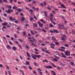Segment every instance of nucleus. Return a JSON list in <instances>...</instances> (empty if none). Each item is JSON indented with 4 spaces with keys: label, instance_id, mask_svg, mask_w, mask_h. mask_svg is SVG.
I'll list each match as a JSON object with an SVG mask.
<instances>
[{
    "label": "nucleus",
    "instance_id": "nucleus-28",
    "mask_svg": "<svg viewBox=\"0 0 75 75\" xmlns=\"http://www.w3.org/2000/svg\"><path fill=\"white\" fill-rule=\"evenodd\" d=\"M50 27H54V25H52L51 24H50Z\"/></svg>",
    "mask_w": 75,
    "mask_h": 75
},
{
    "label": "nucleus",
    "instance_id": "nucleus-54",
    "mask_svg": "<svg viewBox=\"0 0 75 75\" xmlns=\"http://www.w3.org/2000/svg\"><path fill=\"white\" fill-rule=\"evenodd\" d=\"M38 72H39V73H40V74H41V75H42V72L40 71H38Z\"/></svg>",
    "mask_w": 75,
    "mask_h": 75
},
{
    "label": "nucleus",
    "instance_id": "nucleus-5",
    "mask_svg": "<svg viewBox=\"0 0 75 75\" xmlns=\"http://www.w3.org/2000/svg\"><path fill=\"white\" fill-rule=\"evenodd\" d=\"M38 23L39 24V26H40V27H43V24L41 23V22L39 21H38Z\"/></svg>",
    "mask_w": 75,
    "mask_h": 75
},
{
    "label": "nucleus",
    "instance_id": "nucleus-16",
    "mask_svg": "<svg viewBox=\"0 0 75 75\" xmlns=\"http://www.w3.org/2000/svg\"><path fill=\"white\" fill-rule=\"evenodd\" d=\"M61 7H62V8H66V7L64 5H63V4H62L61 5Z\"/></svg>",
    "mask_w": 75,
    "mask_h": 75
},
{
    "label": "nucleus",
    "instance_id": "nucleus-41",
    "mask_svg": "<svg viewBox=\"0 0 75 75\" xmlns=\"http://www.w3.org/2000/svg\"><path fill=\"white\" fill-rule=\"evenodd\" d=\"M52 23H53V24H54V25H55V24H57L55 23V22L53 21H52Z\"/></svg>",
    "mask_w": 75,
    "mask_h": 75
},
{
    "label": "nucleus",
    "instance_id": "nucleus-31",
    "mask_svg": "<svg viewBox=\"0 0 75 75\" xmlns=\"http://www.w3.org/2000/svg\"><path fill=\"white\" fill-rule=\"evenodd\" d=\"M64 46L66 47H69V45L68 44H65Z\"/></svg>",
    "mask_w": 75,
    "mask_h": 75
},
{
    "label": "nucleus",
    "instance_id": "nucleus-32",
    "mask_svg": "<svg viewBox=\"0 0 75 75\" xmlns=\"http://www.w3.org/2000/svg\"><path fill=\"white\" fill-rule=\"evenodd\" d=\"M26 65H30V63H29V62H26Z\"/></svg>",
    "mask_w": 75,
    "mask_h": 75
},
{
    "label": "nucleus",
    "instance_id": "nucleus-8",
    "mask_svg": "<svg viewBox=\"0 0 75 75\" xmlns=\"http://www.w3.org/2000/svg\"><path fill=\"white\" fill-rule=\"evenodd\" d=\"M9 19L11 20V21H15V20H16V18H12V17L11 16H10L9 17Z\"/></svg>",
    "mask_w": 75,
    "mask_h": 75
},
{
    "label": "nucleus",
    "instance_id": "nucleus-33",
    "mask_svg": "<svg viewBox=\"0 0 75 75\" xmlns=\"http://www.w3.org/2000/svg\"><path fill=\"white\" fill-rule=\"evenodd\" d=\"M50 20L51 22H52V21H53V19H52V18H50Z\"/></svg>",
    "mask_w": 75,
    "mask_h": 75
},
{
    "label": "nucleus",
    "instance_id": "nucleus-29",
    "mask_svg": "<svg viewBox=\"0 0 75 75\" xmlns=\"http://www.w3.org/2000/svg\"><path fill=\"white\" fill-rule=\"evenodd\" d=\"M33 18L30 17V21H33Z\"/></svg>",
    "mask_w": 75,
    "mask_h": 75
},
{
    "label": "nucleus",
    "instance_id": "nucleus-30",
    "mask_svg": "<svg viewBox=\"0 0 75 75\" xmlns=\"http://www.w3.org/2000/svg\"><path fill=\"white\" fill-rule=\"evenodd\" d=\"M29 11L31 13V14H33V11L31 9H30Z\"/></svg>",
    "mask_w": 75,
    "mask_h": 75
},
{
    "label": "nucleus",
    "instance_id": "nucleus-61",
    "mask_svg": "<svg viewBox=\"0 0 75 75\" xmlns=\"http://www.w3.org/2000/svg\"><path fill=\"white\" fill-rule=\"evenodd\" d=\"M35 36H36V37H38V36H39V35H38L37 34H36Z\"/></svg>",
    "mask_w": 75,
    "mask_h": 75
},
{
    "label": "nucleus",
    "instance_id": "nucleus-22",
    "mask_svg": "<svg viewBox=\"0 0 75 75\" xmlns=\"http://www.w3.org/2000/svg\"><path fill=\"white\" fill-rule=\"evenodd\" d=\"M62 41H64L65 40V39L64 37H62Z\"/></svg>",
    "mask_w": 75,
    "mask_h": 75
},
{
    "label": "nucleus",
    "instance_id": "nucleus-17",
    "mask_svg": "<svg viewBox=\"0 0 75 75\" xmlns=\"http://www.w3.org/2000/svg\"><path fill=\"white\" fill-rule=\"evenodd\" d=\"M40 21H41V22L43 23H45V21H44L42 19H41L40 20Z\"/></svg>",
    "mask_w": 75,
    "mask_h": 75
},
{
    "label": "nucleus",
    "instance_id": "nucleus-49",
    "mask_svg": "<svg viewBox=\"0 0 75 75\" xmlns=\"http://www.w3.org/2000/svg\"><path fill=\"white\" fill-rule=\"evenodd\" d=\"M6 37H7V38H10V36H9V35H6Z\"/></svg>",
    "mask_w": 75,
    "mask_h": 75
},
{
    "label": "nucleus",
    "instance_id": "nucleus-53",
    "mask_svg": "<svg viewBox=\"0 0 75 75\" xmlns=\"http://www.w3.org/2000/svg\"><path fill=\"white\" fill-rule=\"evenodd\" d=\"M34 17V18H35V20H37V18L36 17V16H33Z\"/></svg>",
    "mask_w": 75,
    "mask_h": 75
},
{
    "label": "nucleus",
    "instance_id": "nucleus-48",
    "mask_svg": "<svg viewBox=\"0 0 75 75\" xmlns=\"http://www.w3.org/2000/svg\"><path fill=\"white\" fill-rule=\"evenodd\" d=\"M54 57H55V58H57V59H59V57H57L56 56H54Z\"/></svg>",
    "mask_w": 75,
    "mask_h": 75
},
{
    "label": "nucleus",
    "instance_id": "nucleus-45",
    "mask_svg": "<svg viewBox=\"0 0 75 75\" xmlns=\"http://www.w3.org/2000/svg\"><path fill=\"white\" fill-rule=\"evenodd\" d=\"M72 32L73 33V34H74V35H75V31H74L73 30H72Z\"/></svg>",
    "mask_w": 75,
    "mask_h": 75
},
{
    "label": "nucleus",
    "instance_id": "nucleus-35",
    "mask_svg": "<svg viewBox=\"0 0 75 75\" xmlns=\"http://www.w3.org/2000/svg\"><path fill=\"white\" fill-rule=\"evenodd\" d=\"M18 45L19 48H21V49H23V48L22 47H21V45H20V44H18Z\"/></svg>",
    "mask_w": 75,
    "mask_h": 75
},
{
    "label": "nucleus",
    "instance_id": "nucleus-3",
    "mask_svg": "<svg viewBox=\"0 0 75 75\" xmlns=\"http://www.w3.org/2000/svg\"><path fill=\"white\" fill-rule=\"evenodd\" d=\"M65 54L67 56H70V53H69V51H67L66 52H65Z\"/></svg>",
    "mask_w": 75,
    "mask_h": 75
},
{
    "label": "nucleus",
    "instance_id": "nucleus-6",
    "mask_svg": "<svg viewBox=\"0 0 75 75\" xmlns=\"http://www.w3.org/2000/svg\"><path fill=\"white\" fill-rule=\"evenodd\" d=\"M45 67L47 69H52V67L50 65L46 66Z\"/></svg>",
    "mask_w": 75,
    "mask_h": 75
},
{
    "label": "nucleus",
    "instance_id": "nucleus-19",
    "mask_svg": "<svg viewBox=\"0 0 75 75\" xmlns=\"http://www.w3.org/2000/svg\"><path fill=\"white\" fill-rule=\"evenodd\" d=\"M30 32L32 35H34V34H35L33 32V30H30Z\"/></svg>",
    "mask_w": 75,
    "mask_h": 75
},
{
    "label": "nucleus",
    "instance_id": "nucleus-13",
    "mask_svg": "<svg viewBox=\"0 0 75 75\" xmlns=\"http://www.w3.org/2000/svg\"><path fill=\"white\" fill-rule=\"evenodd\" d=\"M33 27H38V26H37V23H33Z\"/></svg>",
    "mask_w": 75,
    "mask_h": 75
},
{
    "label": "nucleus",
    "instance_id": "nucleus-34",
    "mask_svg": "<svg viewBox=\"0 0 75 75\" xmlns=\"http://www.w3.org/2000/svg\"><path fill=\"white\" fill-rule=\"evenodd\" d=\"M55 44L57 45H59V42H55Z\"/></svg>",
    "mask_w": 75,
    "mask_h": 75
},
{
    "label": "nucleus",
    "instance_id": "nucleus-60",
    "mask_svg": "<svg viewBox=\"0 0 75 75\" xmlns=\"http://www.w3.org/2000/svg\"><path fill=\"white\" fill-rule=\"evenodd\" d=\"M15 23L17 24V23H18V21H15Z\"/></svg>",
    "mask_w": 75,
    "mask_h": 75
},
{
    "label": "nucleus",
    "instance_id": "nucleus-47",
    "mask_svg": "<svg viewBox=\"0 0 75 75\" xmlns=\"http://www.w3.org/2000/svg\"><path fill=\"white\" fill-rule=\"evenodd\" d=\"M14 36L15 38H17V35H16V34H14Z\"/></svg>",
    "mask_w": 75,
    "mask_h": 75
},
{
    "label": "nucleus",
    "instance_id": "nucleus-2",
    "mask_svg": "<svg viewBox=\"0 0 75 75\" xmlns=\"http://www.w3.org/2000/svg\"><path fill=\"white\" fill-rule=\"evenodd\" d=\"M6 12L9 14V13L13 12V9H8L6 11Z\"/></svg>",
    "mask_w": 75,
    "mask_h": 75
},
{
    "label": "nucleus",
    "instance_id": "nucleus-25",
    "mask_svg": "<svg viewBox=\"0 0 75 75\" xmlns=\"http://www.w3.org/2000/svg\"><path fill=\"white\" fill-rule=\"evenodd\" d=\"M17 10L18 11H19V12H21V11L22 10H22L20 8H18L17 9Z\"/></svg>",
    "mask_w": 75,
    "mask_h": 75
},
{
    "label": "nucleus",
    "instance_id": "nucleus-15",
    "mask_svg": "<svg viewBox=\"0 0 75 75\" xmlns=\"http://www.w3.org/2000/svg\"><path fill=\"white\" fill-rule=\"evenodd\" d=\"M12 49L14 51H16L17 50V48H16V47L15 46H14L13 47Z\"/></svg>",
    "mask_w": 75,
    "mask_h": 75
},
{
    "label": "nucleus",
    "instance_id": "nucleus-57",
    "mask_svg": "<svg viewBox=\"0 0 75 75\" xmlns=\"http://www.w3.org/2000/svg\"><path fill=\"white\" fill-rule=\"evenodd\" d=\"M28 37H31V34H30V33H28Z\"/></svg>",
    "mask_w": 75,
    "mask_h": 75
},
{
    "label": "nucleus",
    "instance_id": "nucleus-36",
    "mask_svg": "<svg viewBox=\"0 0 75 75\" xmlns=\"http://www.w3.org/2000/svg\"><path fill=\"white\" fill-rule=\"evenodd\" d=\"M42 31H43V32H44V33H46L47 32V31L44 29L42 30Z\"/></svg>",
    "mask_w": 75,
    "mask_h": 75
},
{
    "label": "nucleus",
    "instance_id": "nucleus-64",
    "mask_svg": "<svg viewBox=\"0 0 75 75\" xmlns=\"http://www.w3.org/2000/svg\"><path fill=\"white\" fill-rule=\"evenodd\" d=\"M72 4L74 5V6H75V3L73 2H72Z\"/></svg>",
    "mask_w": 75,
    "mask_h": 75
},
{
    "label": "nucleus",
    "instance_id": "nucleus-44",
    "mask_svg": "<svg viewBox=\"0 0 75 75\" xmlns=\"http://www.w3.org/2000/svg\"><path fill=\"white\" fill-rule=\"evenodd\" d=\"M50 16H51V17H53V15L52 14L50 13Z\"/></svg>",
    "mask_w": 75,
    "mask_h": 75
},
{
    "label": "nucleus",
    "instance_id": "nucleus-59",
    "mask_svg": "<svg viewBox=\"0 0 75 75\" xmlns=\"http://www.w3.org/2000/svg\"><path fill=\"white\" fill-rule=\"evenodd\" d=\"M23 35H25V32L23 31Z\"/></svg>",
    "mask_w": 75,
    "mask_h": 75
},
{
    "label": "nucleus",
    "instance_id": "nucleus-24",
    "mask_svg": "<svg viewBox=\"0 0 75 75\" xmlns=\"http://www.w3.org/2000/svg\"><path fill=\"white\" fill-rule=\"evenodd\" d=\"M55 53H56V54H57V55H58V56H59V52H57V51H56L55 52Z\"/></svg>",
    "mask_w": 75,
    "mask_h": 75
},
{
    "label": "nucleus",
    "instance_id": "nucleus-58",
    "mask_svg": "<svg viewBox=\"0 0 75 75\" xmlns=\"http://www.w3.org/2000/svg\"><path fill=\"white\" fill-rule=\"evenodd\" d=\"M28 67L31 70L32 69V67H31V66H29Z\"/></svg>",
    "mask_w": 75,
    "mask_h": 75
},
{
    "label": "nucleus",
    "instance_id": "nucleus-40",
    "mask_svg": "<svg viewBox=\"0 0 75 75\" xmlns=\"http://www.w3.org/2000/svg\"><path fill=\"white\" fill-rule=\"evenodd\" d=\"M52 66H53V67H54V68H55V67H57V66H55V65H54V64L52 63Z\"/></svg>",
    "mask_w": 75,
    "mask_h": 75
},
{
    "label": "nucleus",
    "instance_id": "nucleus-62",
    "mask_svg": "<svg viewBox=\"0 0 75 75\" xmlns=\"http://www.w3.org/2000/svg\"><path fill=\"white\" fill-rule=\"evenodd\" d=\"M0 67H1V68L2 67H3V65L0 64Z\"/></svg>",
    "mask_w": 75,
    "mask_h": 75
},
{
    "label": "nucleus",
    "instance_id": "nucleus-51",
    "mask_svg": "<svg viewBox=\"0 0 75 75\" xmlns=\"http://www.w3.org/2000/svg\"><path fill=\"white\" fill-rule=\"evenodd\" d=\"M0 22H3V20L1 19V17H0Z\"/></svg>",
    "mask_w": 75,
    "mask_h": 75
},
{
    "label": "nucleus",
    "instance_id": "nucleus-43",
    "mask_svg": "<svg viewBox=\"0 0 75 75\" xmlns=\"http://www.w3.org/2000/svg\"><path fill=\"white\" fill-rule=\"evenodd\" d=\"M33 63H34V65H37L38 64H37V63H36L35 62H34Z\"/></svg>",
    "mask_w": 75,
    "mask_h": 75
},
{
    "label": "nucleus",
    "instance_id": "nucleus-10",
    "mask_svg": "<svg viewBox=\"0 0 75 75\" xmlns=\"http://www.w3.org/2000/svg\"><path fill=\"white\" fill-rule=\"evenodd\" d=\"M53 31L54 33H59V31H58V30L56 29H54L53 30Z\"/></svg>",
    "mask_w": 75,
    "mask_h": 75
},
{
    "label": "nucleus",
    "instance_id": "nucleus-7",
    "mask_svg": "<svg viewBox=\"0 0 75 75\" xmlns=\"http://www.w3.org/2000/svg\"><path fill=\"white\" fill-rule=\"evenodd\" d=\"M50 47H51V48H54V46L55 47V45L54 44H53L52 43H51L50 44Z\"/></svg>",
    "mask_w": 75,
    "mask_h": 75
},
{
    "label": "nucleus",
    "instance_id": "nucleus-38",
    "mask_svg": "<svg viewBox=\"0 0 75 75\" xmlns=\"http://www.w3.org/2000/svg\"><path fill=\"white\" fill-rule=\"evenodd\" d=\"M46 52L47 53V54H50V52H48L47 50H46Z\"/></svg>",
    "mask_w": 75,
    "mask_h": 75
},
{
    "label": "nucleus",
    "instance_id": "nucleus-4",
    "mask_svg": "<svg viewBox=\"0 0 75 75\" xmlns=\"http://www.w3.org/2000/svg\"><path fill=\"white\" fill-rule=\"evenodd\" d=\"M45 15L46 17V20H47V18H48L49 17H50V16H47V11H44L43 12Z\"/></svg>",
    "mask_w": 75,
    "mask_h": 75
},
{
    "label": "nucleus",
    "instance_id": "nucleus-63",
    "mask_svg": "<svg viewBox=\"0 0 75 75\" xmlns=\"http://www.w3.org/2000/svg\"><path fill=\"white\" fill-rule=\"evenodd\" d=\"M35 10H36V11H38V10H39V9L38 8H36Z\"/></svg>",
    "mask_w": 75,
    "mask_h": 75
},
{
    "label": "nucleus",
    "instance_id": "nucleus-52",
    "mask_svg": "<svg viewBox=\"0 0 75 75\" xmlns=\"http://www.w3.org/2000/svg\"><path fill=\"white\" fill-rule=\"evenodd\" d=\"M60 48H63V49H65L66 48H65V47H63V46H62L61 47H60Z\"/></svg>",
    "mask_w": 75,
    "mask_h": 75
},
{
    "label": "nucleus",
    "instance_id": "nucleus-50",
    "mask_svg": "<svg viewBox=\"0 0 75 75\" xmlns=\"http://www.w3.org/2000/svg\"><path fill=\"white\" fill-rule=\"evenodd\" d=\"M47 8L48 10H51V8H50L49 7H47Z\"/></svg>",
    "mask_w": 75,
    "mask_h": 75
},
{
    "label": "nucleus",
    "instance_id": "nucleus-14",
    "mask_svg": "<svg viewBox=\"0 0 75 75\" xmlns=\"http://www.w3.org/2000/svg\"><path fill=\"white\" fill-rule=\"evenodd\" d=\"M13 10H17V7L16 6H13Z\"/></svg>",
    "mask_w": 75,
    "mask_h": 75
},
{
    "label": "nucleus",
    "instance_id": "nucleus-12",
    "mask_svg": "<svg viewBox=\"0 0 75 75\" xmlns=\"http://www.w3.org/2000/svg\"><path fill=\"white\" fill-rule=\"evenodd\" d=\"M6 48L8 49L11 50V47L10 46L8 45H7Z\"/></svg>",
    "mask_w": 75,
    "mask_h": 75
},
{
    "label": "nucleus",
    "instance_id": "nucleus-20",
    "mask_svg": "<svg viewBox=\"0 0 75 75\" xmlns=\"http://www.w3.org/2000/svg\"><path fill=\"white\" fill-rule=\"evenodd\" d=\"M26 54H27V56L28 57H30V58H31V57L30 56V54H28V52H26Z\"/></svg>",
    "mask_w": 75,
    "mask_h": 75
},
{
    "label": "nucleus",
    "instance_id": "nucleus-21",
    "mask_svg": "<svg viewBox=\"0 0 75 75\" xmlns=\"http://www.w3.org/2000/svg\"><path fill=\"white\" fill-rule=\"evenodd\" d=\"M53 61H55L56 62H58V60L56 58H54L53 59Z\"/></svg>",
    "mask_w": 75,
    "mask_h": 75
},
{
    "label": "nucleus",
    "instance_id": "nucleus-9",
    "mask_svg": "<svg viewBox=\"0 0 75 75\" xmlns=\"http://www.w3.org/2000/svg\"><path fill=\"white\" fill-rule=\"evenodd\" d=\"M2 25L3 26H6V25H7V22L3 23L2 24Z\"/></svg>",
    "mask_w": 75,
    "mask_h": 75
},
{
    "label": "nucleus",
    "instance_id": "nucleus-37",
    "mask_svg": "<svg viewBox=\"0 0 75 75\" xmlns=\"http://www.w3.org/2000/svg\"><path fill=\"white\" fill-rule=\"evenodd\" d=\"M32 39H33V40L34 41H37V40H36L35 39H34V37H32Z\"/></svg>",
    "mask_w": 75,
    "mask_h": 75
},
{
    "label": "nucleus",
    "instance_id": "nucleus-11",
    "mask_svg": "<svg viewBox=\"0 0 75 75\" xmlns=\"http://www.w3.org/2000/svg\"><path fill=\"white\" fill-rule=\"evenodd\" d=\"M61 55H62V57H63V58H67L66 56H65V55L64 53H61Z\"/></svg>",
    "mask_w": 75,
    "mask_h": 75
},
{
    "label": "nucleus",
    "instance_id": "nucleus-42",
    "mask_svg": "<svg viewBox=\"0 0 75 75\" xmlns=\"http://www.w3.org/2000/svg\"><path fill=\"white\" fill-rule=\"evenodd\" d=\"M40 6H42V7H44V4L42 3H41L40 4Z\"/></svg>",
    "mask_w": 75,
    "mask_h": 75
},
{
    "label": "nucleus",
    "instance_id": "nucleus-27",
    "mask_svg": "<svg viewBox=\"0 0 75 75\" xmlns=\"http://www.w3.org/2000/svg\"><path fill=\"white\" fill-rule=\"evenodd\" d=\"M51 72L52 73H53V75H56V74H55V72L54 71H52Z\"/></svg>",
    "mask_w": 75,
    "mask_h": 75
},
{
    "label": "nucleus",
    "instance_id": "nucleus-18",
    "mask_svg": "<svg viewBox=\"0 0 75 75\" xmlns=\"http://www.w3.org/2000/svg\"><path fill=\"white\" fill-rule=\"evenodd\" d=\"M52 40H53V41H56V39L55 38H54V37H52Z\"/></svg>",
    "mask_w": 75,
    "mask_h": 75
},
{
    "label": "nucleus",
    "instance_id": "nucleus-26",
    "mask_svg": "<svg viewBox=\"0 0 75 75\" xmlns=\"http://www.w3.org/2000/svg\"><path fill=\"white\" fill-rule=\"evenodd\" d=\"M70 64H71L72 65H73V66H74V62H71L70 63Z\"/></svg>",
    "mask_w": 75,
    "mask_h": 75
},
{
    "label": "nucleus",
    "instance_id": "nucleus-39",
    "mask_svg": "<svg viewBox=\"0 0 75 75\" xmlns=\"http://www.w3.org/2000/svg\"><path fill=\"white\" fill-rule=\"evenodd\" d=\"M18 40H19V41H20L21 42H23V40H21V39H19Z\"/></svg>",
    "mask_w": 75,
    "mask_h": 75
},
{
    "label": "nucleus",
    "instance_id": "nucleus-55",
    "mask_svg": "<svg viewBox=\"0 0 75 75\" xmlns=\"http://www.w3.org/2000/svg\"><path fill=\"white\" fill-rule=\"evenodd\" d=\"M32 8H33L34 10H36V8H35L34 7H33Z\"/></svg>",
    "mask_w": 75,
    "mask_h": 75
},
{
    "label": "nucleus",
    "instance_id": "nucleus-23",
    "mask_svg": "<svg viewBox=\"0 0 75 75\" xmlns=\"http://www.w3.org/2000/svg\"><path fill=\"white\" fill-rule=\"evenodd\" d=\"M24 20H25V18L24 17H22L21 19V21H22L23 22V21H24Z\"/></svg>",
    "mask_w": 75,
    "mask_h": 75
},
{
    "label": "nucleus",
    "instance_id": "nucleus-56",
    "mask_svg": "<svg viewBox=\"0 0 75 75\" xmlns=\"http://www.w3.org/2000/svg\"><path fill=\"white\" fill-rule=\"evenodd\" d=\"M44 5L45 6H46V4H47V2H45L44 3Z\"/></svg>",
    "mask_w": 75,
    "mask_h": 75
},
{
    "label": "nucleus",
    "instance_id": "nucleus-1",
    "mask_svg": "<svg viewBox=\"0 0 75 75\" xmlns=\"http://www.w3.org/2000/svg\"><path fill=\"white\" fill-rule=\"evenodd\" d=\"M32 57L34 59H37L36 57L38 58H40V57H41V56L40 55H37L36 54L35 55V56H34L32 55Z\"/></svg>",
    "mask_w": 75,
    "mask_h": 75
},
{
    "label": "nucleus",
    "instance_id": "nucleus-46",
    "mask_svg": "<svg viewBox=\"0 0 75 75\" xmlns=\"http://www.w3.org/2000/svg\"><path fill=\"white\" fill-rule=\"evenodd\" d=\"M3 1L5 3H7V1L6 0H3Z\"/></svg>",
    "mask_w": 75,
    "mask_h": 75
}]
</instances>
